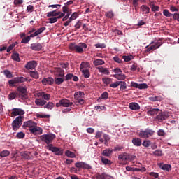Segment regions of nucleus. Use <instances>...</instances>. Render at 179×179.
<instances>
[{
	"mask_svg": "<svg viewBox=\"0 0 179 179\" xmlns=\"http://www.w3.org/2000/svg\"><path fill=\"white\" fill-rule=\"evenodd\" d=\"M86 48H87V45L85 43H80L78 45L70 43L69 45V49L71 50V51H75L78 54H83Z\"/></svg>",
	"mask_w": 179,
	"mask_h": 179,
	"instance_id": "f257e3e1",
	"label": "nucleus"
},
{
	"mask_svg": "<svg viewBox=\"0 0 179 179\" xmlns=\"http://www.w3.org/2000/svg\"><path fill=\"white\" fill-rule=\"evenodd\" d=\"M85 97V92L82 91H78L75 92L74 94V100L76 104H85V100L83 98Z\"/></svg>",
	"mask_w": 179,
	"mask_h": 179,
	"instance_id": "f03ea898",
	"label": "nucleus"
},
{
	"mask_svg": "<svg viewBox=\"0 0 179 179\" xmlns=\"http://www.w3.org/2000/svg\"><path fill=\"white\" fill-rule=\"evenodd\" d=\"M24 117L22 115L18 116L15 118V120L12 123V127L13 131H17L20 127H22V124H23V119Z\"/></svg>",
	"mask_w": 179,
	"mask_h": 179,
	"instance_id": "7ed1b4c3",
	"label": "nucleus"
},
{
	"mask_svg": "<svg viewBox=\"0 0 179 179\" xmlns=\"http://www.w3.org/2000/svg\"><path fill=\"white\" fill-rule=\"evenodd\" d=\"M55 138V135L52 134H43L40 136V139L42 142H45L46 145H50L52 141Z\"/></svg>",
	"mask_w": 179,
	"mask_h": 179,
	"instance_id": "20e7f679",
	"label": "nucleus"
},
{
	"mask_svg": "<svg viewBox=\"0 0 179 179\" xmlns=\"http://www.w3.org/2000/svg\"><path fill=\"white\" fill-rule=\"evenodd\" d=\"M103 135V133L101 131H98L96 134L95 138L96 139H99V142H101V143H103V142H105V143H107V142H110V136L104 134L103 135V138H101V136Z\"/></svg>",
	"mask_w": 179,
	"mask_h": 179,
	"instance_id": "39448f33",
	"label": "nucleus"
},
{
	"mask_svg": "<svg viewBox=\"0 0 179 179\" xmlns=\"http://www.w3.org/2000/svg\"><path fill=\"white\" fill-rule=\"evenodd\" d=\"M48 149L50 150V152L55 153L57 156H62L64 155V150L57 147H54L52 144H49V145H48Z\"/></svg>",
	"mask_w": 179,
	"mask_h": 179,
	"instance_id": "423d86ee",
	"label": "nucleus"
},
{
	"mask_svg": "<svg viewBox=\"0 0 179 179\" xmlns=\"http://www.w3.org/2000/svg\"><path fill=\"white\" fill-rule=\"evenodd\" d=\"M153 135H155V131L150 129L141 130L139 133L140 138H150V136H153Z\"/></svg>",
	"mask_w": 179,
	"mask_h": 179,
	"instance_id": "0eeeda50",
	"label": "nucleus"
},
{
	"mask_svg": "<svg viewBox=\"0 0 179 179\" xmlns=\"http://www.w3.org/2000/svg\"><path fill=\"white\" fill-rule=\"evenodd\" d=\"M71 106H73V103L66 99H61L59 103H56V107H71Z\"/></svg>",
	"mask_w": 179,
	"mask_h": 179,
	"instance_id": "6e6552de",
	"label": "nucleus"
},
{
	"mask_svg": "<svg viewBox=\"0 0 179 179\" xmlns=\"http://www.w3.org/2000/svg\"><path fill=\"white\" fill-rule=\"evenodd\" d=\"M118 159L119 160L124 162V163H127V162H131L134 160V159H132V157H131V155H129V154L127 152H124L123 154L120 155L118 156Z\"/></svg>",
	"mask_w": 179,
	"mask_h": 179,
	"instance_id": "1a4fd4ad",
	"label": "nucleus"
},
{
	"mask_svg": "<svg viewBox=\"0 0 179 179\" xmlns=\"http://www.w3.org/2000/svg\"><path fill=\"white\" fill-rule=\"evenodd\" d=\"M54 75L57 78H64L65 76V71L61 67H55L54 69Z\"/></svg>",
	"mask_w": 179,
	"mask_h": 179,
	"instance_id": "9d476101",
	"label": "nucleus"
},
{
	"mask_svg": "<svg viewBox=\"0 0 179 179\" xmlns=\"http://www.w3.org/2000/svg\"><path fill=\"white\" fill-rule=\"evenodd\" d=\"M29 131L32 135H41L43 134V129L38 127L37 124L32 129H29Z\"/></svg>",
	"mask_w": 179,
	"mask_h": 179,
	"instance_id": "9b49d317",
	"label": "nucleus"
},
{
	"mask_svg": "<svg viewBox=\"0 0 179 179\" xmlns=\"http://www.w3.org/2000/svg\"><path fill=\"white\" fill-rule=\"evenodd\" d=\"M17 90L21 94L22 99H27V88L26 87L20 86Z\"/></svg>",
	"mask_w": 179,
	"mask_h": 179,
	"instance_id": "f8f14e48",
	"label": "nucleus"
},
{
	"mask_svg": "<svg viewBox=\"0 0 179 179\" xmlns=\"http://www.w3.org/2000/svg\"><path fill=\"white\" fill-rule=\"evenodd\" d=\"M131 87H135L136 89H148L149 87V86H148V84L146 83H142V84H138L136 82L132 81L131 83Z\"/></svg>",
	"mask_w": 179,
	"mask_h": 179,
	"instance_id": "ddd939ff",
	"label": "nucleus"
},
{
	"mask_svg": "<svg viewBox=\"0 0 179 179\" xmlns=\"http://www.w3.org/2000/svg\"><path fill=\"white\" fill-rule=\"evenodd\" d=\"M157 166L159 167V169H162V170H164L165 171H171V165L169 164H164L163 162H160L157 164Z\"/></svg>",
	"mask_w": 179,
	"mask_h": 179,
	"instance_id": "4468645a",
	"label": "nucleus"
},
{
	"mask_svg": "<svg viewBox=\"0 0 179 179\" xmlns=\"http://www.w3.org/2000/svg\"><path fill=\"white\" fill-rule=\"evenodd\" d=\"M75 166H76V167H77V169H92L90 165H89L83 162H76L75 164Z\"/></svg>",
	"mask_w": 179,
	"mask_h": 179,
	"instance_id": "2eb2a0df",
	"label": "nucleus"
},
{
	"mask_svg": "<svg viewBox=\"0 0 179 179\" xmlns=\"http://www.w3.org/2000/svg\"><path fill=\"white\" fill-rule=\"evenodd\" d=\"M30 48L32 51H41L43 50V45L40 43H31Z\"/></svg>",
	"mask_w": 179,
	"mask_h": 179,
	"instance_id": "dca6fc26",
	"label": "nucleus"
},
{
	"mask_svg": "<svg viewBox=\"0 0 179 179\" xmlns=\"http://www.w3.org/2000/svg\"><path fill=\"white\" fill-rule=\"evenodd\" d=\"M36 66H37V62L34 60L28 62L25 65L26 69L33 70V69H35Z\"/></svg>",
	"mask_w": 179,
	"mask_h": 179,
	"instance_id": "f3484780",
	"label": "nucleus"
},
{
	"mask_svg": "<svg viewBox=\"0 0 179 179\" xmlns=\"http://www.w3.org/2000/svg\"><path fill=\"white\" fill-rule=\"evenodd\" d=\"M37 123L34 122L32 120H29L24 122L23 127L24 128H29V129H32Z\"/></svg>",
	"mask_w": 179,
	"mask_h": 179,
	"instance_id": "a211bd4d",
	"label": "nucleus"
},
{
	"mask_svg": "<svg viewBox=\"0 0 179 179\" xmlns=\"http://www.w3.org/2000/svg\"><path fill=\"white\" fill-rule=\"evenodd\" d=\"M166 118H169V114L166 113H159L156 116V120H157V121H163L166 120Z\"/></svg>",
	"mask_w": 179,
	"mask_h": 179,
	"instance_id": "6ab92c4d",
	"label": "nucleus"
},
{
	"mask_svg": "<svg viewBox=\"0 0 179 179\" xmlns=\"http://www.w3.org/2000/svg\"><path fill=\"white\" fill-rule=\"evenodd\" d=\"M20 157L23 159H26L27 160H30L31 159V157H33V155H31L30 152L24 151L20 152Z\"/></svg>",
	"mask_w": 179,
	"mask_h": 179,
	"instance_id": "aec40b11",
	"label": "nucleus"
},
{
	"mask_svg": "<svg viewBox=\"0 0 179 179\" xmlns=\"http://www.w3.org/2000/svg\"><path fill=\"white\" fill-rule=\"evenodd\" d=\"M41 83L45 85V86H47V85H53L54 83V78L52 77H48L46 78H43L41 81Z\"/></svg>",
	"mask_w": 179,
	"mask_h": 179,
	"instance_id": "412c9836",
	"label": "nucleus"
},
{
	"mask_svg": "<svg viewBox=\"0 0 179 179\" xmlns=\"http://www.w3.org/2000/svg\"><path fill=\"white\" fill-rule=\"evenodd\" d=\"M38 97H41L43 99V100H46L47 101H48L51 99V94H47L44 92H39L38 94Z\"/></svg>",
	"mask_w": 179,
	"mask_h": 179,
	"instance_id": "4be33fe9",
	"label": "nucleus"
},
{
	"mask_svg": "<svg viewBox=\"0 0 179 179\" xmlns=\"http://www.w3.org/2000/svg\"><path fill=\"white\" fill-rule=\"evenodd\" d=\"M129 107L130 110H134V111H136V110H141V106L138 103L132 102L129 104Z\"/></svg>",
	"mask_w": 179,
	"mask_h": 179,
	"instance_id": "5701e85b",
	"label": "nucleus"
},
{
	"mask_svg": "<svg viewBox=\"0 0 179 179\" xmlns=\"http://www.w3.org/2000/svg\"><path fill=\"white\" fill-rule=\"evenodd\" d=\"M90 68V63L87 62H82L80 66V71H83Z\"/></svg>",
	"mask_w": 179,
	"mask_h": 179,
	"instance_id": "b1692460",
	"label": "nucleus"
},
{
	"mask_svg": "<svg viewBox=\"0 0 179 179\" xmlns=\"http://www.w3.org/2000/svg\"><path fill=\"white\" fill-rule=\"evenodd\" d=\"M57 10H55L53 11L48 12L47 13V17H55L56 16H58L59 13H61V11L57 12Z\"/></svg>",
	"mask_w": 179,
	"mask_h": 179,
	"instance_id": "393cba45",
	"label": "nucleus"
},
{
	"mask_svg": "<svg viewBox=\"0 0 179 179\" xmlns=\"http://www.w3.org/2000/svg\"><path fill=\"white\" fill-rule=\"evenodd\" d=\"M9 85L11 86H13V85H16L17 83H20V77H15L13 80H10L8 81Z\"/></svg>",
	"mask_w": 179,
	"mask_h": 179,
	"instance_id": "a878e982",
	"label": "nucleus"
},
{
	"mask_svg": "<svg viewBox=\"0 0 179 179\" xmlns=\"http://www.w3.org/2000/svg\"><path fill=\"white\" fill-rule=\"evenodd\" d=\"M132 143L134 146H141L142 145V140H141V138H134L132 139Z\"/></svg>",
	"mask_w": 179,
	"mask_h": 179,
	"instance_id": "bb28decb",
	"label": "nucleus"
},
{
	"mask_svg": "<svg viewBox=\"0 0 179 179\" xmlns=\"http://www.w3.org/2000/svg\"><path fill=\"white\" fill-rule=\"evenodd\" d=\"M46 103L47 101H45L44 99H36L35 100V104H36V106H45Z\"/></svg>",
	"mask_w": 179,
	"mask_h": 179,
	"instance_id": "cd10ccee",
	"label": "nucleus"
},
{
	"mask_svg": "<svg viewBox=\"0 0 179 179\" xmlns=\"http://www.w3.org/2000/svg\"><path fill=\"white\" fill-rule=\"evenodd\" d=\"M115 79H117L118 80H125L127 76H125L124 74L122 73H118L113 76Z\"/></svg>",
	"mask_w": 179,
	"mask_h": 179,
	"instance_id": "c85d7f7f",
	"label": "nucleus"
},
{
	"mask_svg": "<svg viewBox=\"0 0 179 179\" xmlns=\"http://www.w3.org/2000/svg\"><path fill=\"white\" fill-rule=\"evenodd\" d=\"M64 78L62 77H56L54 80V82L55 85H62V83H64Z\"/></svg>",
	"mask_w": 179,
	"mask_h": 179,
	"instance_id": "c756f323",
	"label": "nucleus"
},
{
	"mask_svg": "<svg viewBox=\"0 0 179 179\" xmlns=\"http://www.w3.org/2000/svg\"><path fill=\"white\" fill-rule=\"evenodd\" d=\"M141 9L142 10L143 13L145 14H148L149 13V12H150V8L146 5H142L141 6Z\"/></svg>",
	"mask_w": 179,
	"mask_h": 179,
	"instance_id": "7c9ffc66",
	"label": "nucleus"
},
{
	"mask_svg": "<svg viewBox=\"0 0 179 179\" xmlns=\"http://www.w3.org/2000/svg\"><path fill=\"white\" fill-rule=\"evenodd\" d=\"M10 155V151L8 150H4L0 152V156L1 157H8V156H9Z\"/></svg>",
	"mask_w": 179,
	"mask_h": 179,
	"instance_id": "2f4dec72",
	"label": "nucleus"
},
{
	"mask_svg": "<svg viewBox=\"0 0 179 179\" xmlns=\"http://www.w3.org/2000/svg\"><path fill=\"white\" fill-rule=\"evenodd\" d=\"M93 64H94V65H95V66H99V65H103L104 60L100 59H96L94 60Z\"/></svg>",
	"mask_w": 179,
	"mask_h": 179,
	"instance_id": "473e14b6",
	"label": "nucleus"
},
{
	"mask_svg": "<svg viewBox=\"0 0 179 179\" xmlns=\"http://www.w3.org/2000/svg\"><path fill=\"white\" fill-rule=\"evenodd\" d=\"M108 177H110V176L107 175L106 173L102 174L98 173L96 175V179H107Z\"/></svg>",
	"mask_w": 179,
	"mask_h": 179,
	"instance_id": "72a5a7b5",
	"label": "nucleus"
},
{
	"mask_svg": "<svg viewBox=\"0 0 179 179\" xmlns=\"http://www.w3.org/2000/svg\"><path fill=\"white\" fill-rule=\"evenodd\" d=\"M101 162H102V163H103V164H108L109 166H111V164H113L111 160H110L104 157H101Z\"/></svg>",
	"mask_w": 179,
	"mask_h": 179,
	"instance_id": "f704fd0d",
	"label": "nucleus"
},
{
	"mask_svg": "<svg viewBox=\"0 0 179 179\" xmlns=\"http://www.w3.org/2000/svg\"><path fill=\"white\" fill-rule=\"evenodd\" d=\"M113 153V150L110 149H106L103 151L102 155L103 156H106L109 157V156Z\"/></svg>",
	"mask_w": 179,
	"mask_h": 179,
	"instance_id": "c9c22d12",
	"label": "nucleus"
},
{
	"mask_svg": "<svg viewBox=\"0 0 179 179\" xmlns=\"http://www.w3.org/2000/svg\"><path fill=\"white\" fill-rule=\"evenodd\" d=\"M80 71L82 72L84 78H90V71H89V69L80 70Z\"/></svg>",
	"mask_w": 179,
	"mask_h": 179,
	"instance_id": "e433bc0d",
	"label": "nucleus"
},
{
	"mask_svg": "<svg viewBox=\"0 0 179 179\" xmlns=\"http://www.w3.org/2000/svg\"><path fill=\"white\" fill-rule=\"evenodd\" d=\"M163 15L166 17H173L174 16V14L171 13L170 11H169L167 9L163 10Z\"/></svg>",
	"mask_w": 179,
	"mask_h": 179,
	"instance_id": "4c0bfd02",
	"label": "nucleus"
},
{
	"mask_svg": "<svg viewBox=\"0 0 179 179\" xmlns=\"http://www.w3.org/2000/svg\"><path fill=\"white\" fill-rule=\"evenodd\" d=\"M29 75L31 78H34V79H38L39 74L37 71H29Z\"/></svg>",
	"mask_w": 179,
	"mask_h": 179,
	"instance_id": "58836bf2",
	"label": "nucleus"
},
{
	"mask_svg": "<svg viewBox=\"0 0 179 179\" xmlns=\"http://www.w3.org/2000/svg\"><path fill=\"white\" fill-rule=\"evenodd\" d=\"M17 96H19V93L18 92H11L8 95V99L9 100H13L14 99H16V97H17Z\"/></svg>",
	"mask_w": 179,
	"mask_h": 179,
	"instance_id": "ea45409f",
	"label": "nucleus"
},
{
	"mask_svg": "<svg viewBox=\"0 0 179 179\" xmlns=\"http://www.w3.org/2000/svg\"><path fill=\"white\" fill-rule=\"evenodd\" d=\"M12 59L14 61H17V62H20V58L19 57V53H17V52L13 53Z\"/></svg>",
	"mask_w": 179,
	"mask_h": 179,
	"instance_id": "a19ab883",
	"label": "nucleus"
},
{
	"mask_svg": "<svg viewBox=\"0 0 179 179\" xmlns=\"http://www.w3.org/2000/svg\"><path fill=\"white\" fill-rule=\"evenodd\" d=\"M65 155L67 157H71V159L76 157V155L72 151L67 150L66 151Z\"/></svg>",
	"mask_w": 179,
	"mask_h": 179,
	"instance_id": "79ce46f5",
	"label": "nucleus"
},
{
	"mask_svg": "<svg viewBox=\"0 0 179 179\" xmlns=\"http://www.w3.org/2000/svg\"><path fill=\"white\" fill-rule=\"evenodd\" d=\"M119 86H120V90H125L127 89V83L125 81H119Z\"/></svg>",
	"mask_w": 179,
	"mask_h": 179,
	"instance_id": "37998d69",
	"label": "nucleus"
},
{
	"mask_svg": "<svg viewBox=\"0 0 179 179\" xmlns=\"http://www.w3.org/2000/svg\"><path fill=\"white\" fill-rule=\"evenodd\" d=\"M134 58V57L132 55H129V56H122V59H124V61L125 62H129V61L132 60V59Z\"/></svg>",
	"mask_w": 179,
	"mask_h": 179,
	"instance_id": "c03bdc74",
	"label": "nucleus"
},
{
	"mask_svg": "<svg viewBox=\"0 0 179 179\" xmlns=\"http://www.w3.org/2000/svg\"><path fill=\"white\" fill-rule=\"evenodd\" d=\"M99 99H102L103 100H107V99H108V92H104L103 93H102Z\"/></svg>",
	"mask_w": 179,
	"mask_h": 179,
	"instance_id": "a18cd8bd",
	"label": "nucleus"
},
{
	"mask_svg": "<svg viewBox=\"0 0 179 179\" xmlns=\"http://www.w3.org/2000/svg\"><path fill=\"white\" fill-rule=\"evenodd\" d=\"M3 73L6 76V78H10L13 77V75H12V73H10L9 70H4Z\"/></svg>",
	"mask_w": 179,
	"mask_h": 179,
	"instance_id": "49530a36",
	"label": "nucleus"
},
{
	"mask_svg": "<svg viewBox=\"0 0 179 179\" xmlns=\"http://www.w3.org/2000/svg\"><path fill=\"white\" fill-rule=\"evenodd\" d=\"M45 108H47L48 110H52V108H54V103L52 102H49L45 105Z\"/></svg>",
	"mask_w": 179,
	"mask_h": 179,
	"instance_id": "de8ad7c7",
	"label": "nucleus"
},
{
	"mask_svg": "<svg viewBox=\"0 0 179 179\" xmlns=\"http://www.w3.org/2000/svg\"><path fill=\"white\" fill-rule=\"evenodd\" d=\"M30 41V36H28L27 37H24L22 38V40L21 41L22 44H27V43H29V41Z\"/></svg>",
	"mask_w": 179,
	"mask_h": 179,
	"instance_id": "09e8293b",
	"label": "nucleus"
},
{
	"mask_svg": "<svg viewBox=\"0 0 179 179\" xmlns=\"http://www.w3.org/2000/svg\"><path fill=\"white\" fill-rule=\"evenodd\" d=\"M120 86V81H116L113 83H111L110 85V87H113V89H115Z\"/></svg>",
	"mask_w": 179,
	"mask_h": 179,
	"instance_id": "8fccbe9b",
	"label": "nucleus"
},
{
	"mask_svg": "<svg viewBox=\"0 0 179 179\" xmlns=\"http://www.w3.org/2000/svg\"><path fill=\"white\" fill-rule=\"evenodd\" d=\"M102 80L105 85H110L111 83V78H102Z\"/></svg>",
	"mask_w": 179,
	"mask_h": 179,
	"instance_id": "3c124183",
	"label": "nucleus"
},
{
	"mask_svg": "<svg viewBox=\"0 0 179 179\" xmlns=\"http://www.w3.org/2000/svg\"><path fill=\"white\" fill-rule=\"evenodd\" d=\"M24 136H26V134H24V133L23 132H19L16 135V137L18 138V139H23V138H24Z\"/></svg>",
	"mask_w": 179,
	"mask_h": 179,
	"instance_id": "603ef678",
	"label": "nucleus"
},
{
	"mask_svg": "<svg viewBox=\"0 0 179 179\" xmlns=\"http://www.w3.org/2000/svg\"><path fill=\"white\" fill-rule=\"evenodd\" d=\"M48 20H49V23L52 24V23H57V22H58V18H57L56 17H50L48 19Z\"/></svg>",
	"mask_w": 179,
	"mask_h": 179,
	"instance_id": "864d4df0",
	"label": "nucleus"
},
{
	"mask_svg": "<svg viewBox=\"0 0 179 179\" xmlns=\"http://www.w3.org/2000/svg\"><path fill=\"white\" fill-rule=\"evenodd\" d=\"M145 48H146L145 52H150V51L155 50V46H153V45H152L150 47H149V45H148L145 47Z\"/></svg>",
	"mask_w": 179,
	"mask_h": 179,
	"instance_id": "5fc2aeb1",
	"label": "nucleus"
},
{
	"mask_svg": "<svg viewBox=\"0 0 179 179\" xmlns=\"http://www.w3.org/2000/svg\"><path fill=\"white\" fill-rule=\"evenodd\" d=\"M158 136H166V132L163 129H159L157 131Z\"/></svg>",
	"mask_w": 179,
	"mask_h": 179,
	"instance_id": "6e6d98bb",
	"label": "nucleus"
},
{
	"mask_svg": "<svg viewBox=\"0 0 179 179\" xmlns=\"http://www.w3.org/2000/svg\"><path fill=\"white\" fill-rule=\"evenodd\" d=\"M113 60L117 64H122V60L118 57V56L113 57Z\"/></svg>",
	"mask_w": 179,
	"mask_h": 179,
	"instance_id": "4d7b16f0",
	"label": "nucleus"
},
{
	"mask_svg": "<svg viewBox=\"0 0 179 179\" xmlns=\"http://www.w3.org/2000/svg\"><path fill=\"white\" fill-rule=\"evenodd\" d=\"M96 48H106V44L104 43H96L95 44Z\"/></svg>",
	"mask_w": 179,
	"mask_h": 179,
	"instance_id": "13d9d810",
	"label": "nucleus"
},
{
	"mask_svg": "<svg viewBox=\"0 0 179 179\" xmlns=\"http://www.w3.org/2000/svg\"><path fill=\"white\" fill-rule=\"evenodd\" d=\"M62 12H63V13H69V8H68V6H64L63 7H62Z\"/></svg>",
	"mask_w": 179,
	"mask_h": 179,
	"instance_id": "bf43d9fd",
	"label": "nucleus"
},
{
	"mask_svg": "<svg viewBox=\"0 0 179 179\" xmlns=\"http://www.w3.org/2000/svg\"><path fill=\"white\" fill-rule=\"evenodd\" d=\"M99 71L100 72H101V73H106V75H108L110 73V71H108V69L106 68L102 67Z\"/></svg>",
	"mask_w": 179,
	"mask_h": 179,
	"instance_id": "052dcab7",
	"label": "nucleus"
},
{
	"mask_svg": "<svg viewBox=\"0 0 179 179\" xmlns=\"http://www.w3.org/2000/svg\"><path fill=\"white\" fill-rule=\"evenodd\" d=\"M131 71H133V72H135V71H136V69H138V64L134 63V64H132L131 66Z\"/></svg>",
	"mask_w": 179,
	"mask_h": 179,
	"instance_id": "680f3d73",
	"label": "nucleus"
},
{
	"mask_svg": "<svg viewBox=\"0 0 179 179\" xmlns=\"http://www.w3.org/2000/svg\"><path fill=\"white\" fill-rule=\"evenodd\" d=\"M45 29H46L45 27H43L39 28L37 31H36L38 36L39 34H41V33H43V31H44V30H45Z\"/></svg>",
	"mask_w": 179,
	"mask_h": 179,
	"instance_id": "e2e57ef3",
	"label": "nucleus"
},
{
	"mask_svg": "<svg viewBox=\"0 0 179 179\" xmlns=\"http://www.w3.org/2000/svg\"><path fill=\"white\" fill-rule=\"evenodd\" d=\"M74 27H76V30L80 29V27H82V21H78Z\"/></svg>",
	"mask_w": 179,
	"mask_h": 179,
	"instance_id": "0e129e2a",
	"label": "nucleus"
},
{
	"mask_svg": "<svg viewBox=\"0 0 179 179\" xmlns=\"http://www.w3.org/2000/svg\"><path fill=\"white\" fill-rule=\"evenodd\" d=\"M38 118H50V115H36Z\"/></svg>",
	"mask_w": 179,
	"mask_h": 179,
	"instance_id": "69168bd1",
	"label": "nucleus"
},
{
	"mask_svg": "<svg viewBox=\"0 0 179 179\" xmlns=\"http://www.w3.org/2000/svg\"><path fill=\"white\" fill-rule=\"evenodd\" d=\"M73 77V74L72 73H68L65 77V80H71L72 78Z\"/></svg>",
	"mask_w": 179,
	"mask_h": 179,
	"instance_id": "338daca9",
	"label": "nucleus"
},
{
	"mask_svg": "<svg viewBox=\"0 0 179 179\" xmlns=\"http://www.w3.org/2000/svg\"><path fill=\"white\" fill-rule=\"evenodd\" d=\"M12 113H24V111L20 108H13Z\"/></svg>",
	"mask_w": 179,
	"mask_h": 179,
	"instance_id": "774afa93",
	"label": "nucleus"
}]
</instances>
